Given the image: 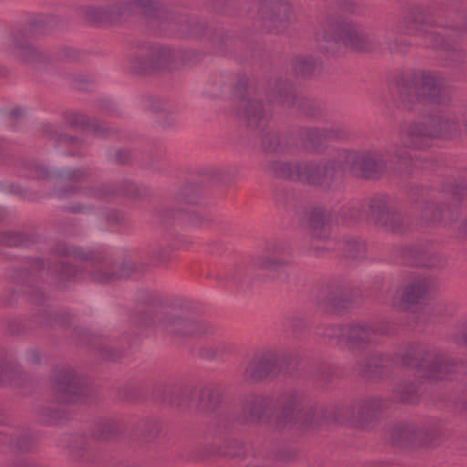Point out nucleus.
Here are the masks:
<instances>
[{
	"label": "nucleus",
	"instance_id": "1",
	"mask_svg": "<svg viewBox=\"0 0 467 467\" xmlns=\"http://www.w3.org/2000/svg\"><path fill=\"white\" fill-rule=\"evenodd\" d=\"M459 131V123L450 116L431 115L426 121L405 122L400 127L399 141L388 155L400 163V171L409 172L413 167H424L417 157H412L410 149H428L434 138L452 139Z\"/></svg>",
	"mask_w": 467,
	"mask_h": 467
},
{
	"label": "nucleus",
	"instance_id": "2",
	"mask_svg": "<svg viewBox=\"0 0 467 467\" xmlns=\"http://www.w3.org/2000/svg\"><path fill=\"white\" fill-rule=\"evenodd\" d=\"M392 92L395 100L409 102L412 96L435 105H448L451 97L446 79L441 74L417 71L398 81Z\"/></svg>",
	"mask_w": 467,
	"mask_h": 467
},
{
	"label": "nucleus",
	"instance_id": "3",
	"mask_svg": "<svg viewBox=\"0 0 467 467\" xmlns=\"http://www.w3.org/2000/svg\"><path fill=\"white\" fill-rule=\"evenodd\" d=\"M137 11L149 17L152 26L165 29L173 27L174 23L166 21L165 12L158 7L154 0H126L115 3L108 9L87 7L85 16L90 23L103 26L119 23Z\"/></svg>",
	"mask_w": 467,
	"mask_h": 467
},
{
	"label": "nucleus",
	"instance_id": "4",
	"mask_svg": "<svg viewBox=\"0 0 467 467\" xmlns=\"http://www.w3.org/2000/svg\"><path fill=\"white\" fill-rule=\"evenodd\" d=\"M401 360L405 366L414 368L420 377L431 381L451 379L456 370L452 359L421 343L410 345Z\"/></svg>",
	"mask_w": 467,
	"mask_h": 467
},
{
	"label": "nucleus",
	"instance_id": "5",
	"mask_svg": "<svg viewBox=\"0 0 467 467\" xmlns=\"http://www.w3.org/2000/svg\"><path fill=\"white\" fill-rule=\"evenodd\" d=\"M368 211L364 212V205L358 202L351 203L345 207L340 214L341 221L344 223L351 224L366 219L368 222L378 225L387 227L394 233H402L403 218L398 213L389 211L387 207L385 197H375L368 204Z\"/></svg>",
	"mask_w": 467,
	"mask_h": 467
},
{
	"label": "nucleus",
	"instance_id": "6",
	"mask_svg": "<svg viewBox=\"0 0 467 467\" xmlns=\"http://www.w3.org/2000/svg\"><path fill=\"white\" fill-rule=\"evenodd\" d=\"M344 168L345 162L337 150L335 156L327 161L299 162L297 181L324 190L331 189L340 184Z\"/></svg>",
	"mask_w": 467,
	"mask_h": 467
},
{
	"label": "nucleus",
	"instance_id": "7",
	"mask_svg": "<svg viewBox=\"0 0 467 467\" xmlns=\"http://www.w3.org/2000/svg\"><path fill=\"white\" fill-rule=\"evenodd\" d=\"M319 48L325 52L334 51L339 43L356 50L366 51L371 47L368 36L353 25H327L316 33Z\"/></svg>",
	"mask_w": 467,
	"mask_h": 467
},
{
	"label": "nucleus",
	"instance_id": "8",
	"mask_svg": "<svg viewBox=\"0 0 467 467\" xmlns=\"http://www.w3.org/2000/svg\"><path fill=\"white\" fill-rule=\"evenodd\" d=\"M244 409H308L312 407V398L302 389H289L282 391L275 399L269 395L247 393L241 398Z\"/></svg>",
	"mask_w": 467,
	"mask_h": 467
},
{
	"label": "nucleus",
	"instance_id": "9",
	"mask_svg": "<svg viewBox=\"0 0 467 467\" xmlns=\"http://www.w3.org/2000/svg\"><path fill=\"white\" fill-rule=\"evenodd\" d=\"M54 401L69 404L81 401L88 394L82 378L69 367L57 368L52 375Z\"/></svg>",
	"mask_w": 467,
	"mask_h": 467
},
{
	"label": "nucleus",
	"instance_id": "10",
	"mask_svg": "<svg viewBox=\"0 0 467 467\" xmlns=\"http://www.w3.org/2000/svg\"><path fill=\"white\" fill-rule=\"evenodd\" d=\"M435 192H431L424 188H411L409 194V201L413 203L420 219L426 223H443L449 224L453 222L458 213L456 208L448 207L441 210L440 206L434 204Z\"/></svg>",
	"mask_w": 467,
	"mask_h": 467
},
{
	"label": "nucleus",
	"instance_id": "11",
	"mask_svg": "<svg viewBox=\"0 0 467 467\" xmlns=\"http://www.w3.org/2000/svg\"><path fill=\"white\" fill-rule=\"evenodd\" d=\"M337 154L349 166L351 171L364 178H379L388 169V161L379 151L364 150L360 152L337 150Z\"/></svg>",
	"mask_w": 467,
	"mask_h": 467
},
{
	"label": "nucleus",
	"instance_id": "12",
	"mask_svg": "<svg viewBox=\"0 0 467 467\" xmlns=\"http://www.w3.org/2000/svg\"><path fill=\"white\" fill-rule=\"evenodd\" d=\"M249 412H253L254 415L257 416L260 420L263 417H266L270 412H275V414L271 413V418H273L274 422H269L273 424L277 429H314L318 424H316L313 421L314 415L312 410H248Z\"/></svg>",
	"mask_w": 467,
	"mask_h": 467
},
{
	"label": "nucleus",
	"instance_id": "13",
	"mask_svg": "<svg viewBox=\"0 0 467 467\" xmlns=\"http://www.w3.org/2000/svg\"><path fill=\"white\" fill-rule=\"evenodd\" d=\"M281 369L276 354L265 352L254 355L243 372L246 382L256 383L268 378L276 377Z\"/></svg>",
	"mask_w": 467,
	"mask_h": 467
},
{
	"label": "nucleus",
	"instance_id": "14",
	"mask_svg": "<svg viewBox=\"0 0 467 467\" xmlns=\"http://www.w3.org/2000/svg\"><path fill=\"white\" fill-rule=\"evenodd\" d=\"M403 19L409 32L420 31L422 29L426 33L427 40L434 48L449 50L451 47V45L444 39L442 28L423 29L429 23V20L421 6L410 7L406 11Z\"/></svg>",
	"mask_w": 467,
	"mask_h": 467
},
{
	"label": "nucleus",
	"instance_id": "15",
	"mask_svg": "<svg viewBox=\"0 0 467 467\" xmlns=\"http://www.w3.org/2000/svg\"><path fill=\"white\" fill-rule=\"evenodd\" d=\"M160 328L174 337H201L207 334L211 327L202 321L182 319L173 315L166 316L160 321Z\"/></svg>",
	"mask_w": 467,
	"mask_h": 467
},
{
	"label": "nucleus",
	"instance_id": "16",
	"mask_svg": "<svg viewBox=\"0 0 467 467\" xmlns=\"http://www.w3.org/2000/svg\"><path fill=\"white\" fill-rule=\"evenodd\" d=\"M436 282L426 276L413 277L404 287L401 299L407 307L423 304L436 293Z\"/></svg>",
	"mask_w": 467,
	"mask_h": 467
},
{
	"label": "nucleus",
	"instance_id": "17",
	"mask_svg": "<svg viewBox=\"0 0 467 467\" xmlns=\"http://www.w3.org/2000/svg\"><path fill=\"white\" fill-rule=\"evenodd\" d=\"M237 115L251 130H263L269 120V115L262 103L247 96L238 99Z\"/></svg>",
	"mask_w": 467,
	"mask_h": 467
},
{
	"label": "nucleus",
	"instance_id": "18",
	"mask_svg": "<svg viewBox=\"0 0 467 467\" xmlns=\"http://www.w3.org/2000/svg\"><path fill=\"white\" fill-rule=\"evenodd\" d=\"M175 57L176 54L171 48L156 47L150 49L146 60H135L132 62L131 67L137 73L170 68Z\"/></svg>",
	"mask_w": 467,
	"mask_h": 467
},
{
	"label": "nucleus",
	"instance_id": "19",
	"mask_svg": "<svg viewBox=\"0 0 467 467\" xmlns=\"http://www.w3.org/2000/svg\"><path fill=\"white\" fill-rule=\"evenodd\" d=\"M189 406H196L199 409H217L221 407L235 406L229 393L214 384H209L202 388L196 397Z\"/></svg>",
	"mask_w": 467,
	"mask_h": 467
},
{
	"label": "nucleus",
	"instance_id": "20",
	"mask_svg": "<svg viewBox=\"0 0 467 467\" xmlns=\"http://www.w3.org/2000/svg\"><path fill=\"white\" fill-rule=\"evenodd\" d=\"M289 259V250L281 244L273 243L267 245L265 254L257 260L256 265L270 272H277L288 264Z\"/></svg>",
	"mask_w": 467,
	"mask_h": 467
},
{
	"label": "nucleus",
	"instance_id": "21",
	"mask_svg": "<svg viewBox=\"0 0 467 467\" xmlns=\"http://www.w3.org/2000/svg\"><path fill=\"white\" fill-rule=\"evenodd\" d=\"M377 330L367 324L345 325V340L351 349H361L371 344L377 336Z\"/></svg>",
	"mask_w": 467,
	"mask_h": 467
},
{
	"label": "nucleus",
	"instance_id": "22",
	"mask_svg": "<svg viewBox=\"0 0 467 467\" xmlns=\"http://www.w3.org/2000/svg\"><path fill=\"white\" fill-rule=\"evenodd\" d=\"M424 391L425 388L421 381L405 380L395 386L391 399L405 405L417 406Z\"/></svg>",
	"mask_w": 467,
	"mask_h": 467
},
{
	"label": "nucleus",
	"instance_id": "23",
	"mask_svg": "<svg viewBox=\"0 0 467 467\" xmlns=\"http://www.w3.org/2000/svg\"><path fill=\"white\" fill-rule=\"evenodd\" d=\"M346 133L339 130H319V129H305L300 132V137L306 147L314 150H320L324 147V143L329 140H341Z\"/></svg>",
	"mask_w": 467,
	"mask_h": 467
},
{
	"label": "nucleus",
	"instance_id": "24",
	"mask_svg": "<svg viewBox=\"0 0 467 467\" xmlns=\"http://www.w3.org/2000/svg\"><path fill=\"white\" fill-rule=\"evenodd\" d=\"M265 7L271 9V14L265 20L273 26V29L276 33L280 32L289 21L290 6L285 0H265Z\"/></svg>",
	"mask_w": 467,
	"mask_h": 467
},
{
	"label": "nucleus",
	"instance_id": "25",
	"mask_svg": "<svg viewBox=\"0 0 467 467\" xmlns=\"http://www.w3.org/2000/svg\"><path fill=\"white\" fill-rule=\"evenodd\" d=\"M389 363L390 359L388 355H375L369 357L364 365L359 366L358 373L370 379L379 378L389 370Z\"/></svg>",
	"mask_w": 467,
	"mask_h": 467
},
{
	"label": "nucleus",
	"instance_id": "26",
	"mask_svg": "<svg viewBox=\"0 0 467 467\" xmlns=\"http://www.w3.org/2000/svg\"><path fill=\"white\" fill-rule=\"evenodd\" d=\"M328 412H344L345 416L350 417L348 421L349 426L367 429L374 426L377 420V410H327Z\"/></svg>",
	"mask_w": 467,
	"mask_h": 467
},
{
	"label": "nucleus",
	"instance_id": "27",
	"mask_svg": "<svg viewBox=\"0 0 467 467\" xmlns=\"http://www.w3.org/2000/svg\"><path fill=\"white\" fill-rule=\"evenodd\" d=\"M9 49L15 58L24 62H33L38 57V52L18 36H14Z\"/></svg>",
	"mask_w": 467,
	"mask_h": 467
},
{
	"label": "nucleus",
	"instance_id": "28",
	"mask_svg": "<svg viewBox=\"0 0 467 467\" xmlns=\"http://www.w3.org/2000/svg\"><path fill=\"white\" fill-rule=\"evenodd\" d=\"M310 234L313 239L323 241L329 235V222L322 210H314L310 216Z\"/></svg>",
	"mask_w": 467,
	"mask_h": 467
},
{
	"label": "nucleus",
	"instance_id": "29",
	"mask_svg": "<svg viewBox=\"0 0 467 467\" xmlns=\"http://www.w3.org/2000/svg\"><path fill=\"white\" fill-rule=\"evenodd\" d=\"M23 379L22 371L7 363L5 353H0V385L10 384L20 387Z\"/></svg>",
	"mask_w": 467,
	"mask_h": 467
},
{
	"label": "nucleus",
	"instance_id": "30",
	"mask_svg": "<svg viewBox=\"0 0 467 467\" xmlns=\"http://www.w3.org/2000/svg\"><path fill=\"white\" fill-rule=\"evenodd\" d=\"M298 163H290L283 161H273L269 164L268 171L275 177L279 179H289L297 181Z\"/></svg>",
	"mask_w": 467,
	"mask_h": 467
},
{
	"label": "nucleus",
	"instance_id": "31",
	"mask_svg": "<svg viewBox=\"0 0 467 467\" xmlns=\"http://www.w3.org/2000/svg\"><path fill=\"white\" fill-rule=\"evenodd\" d=\"M324 301L325 304L339 310L341 308H346L348 306L350 298L347 289L342 288L341 286H337L326 294Z\"/></svg>",
	"mask_w": 467,
	"mask_h": 467
},
{
	"label": "nucleus",
	"instance_id": "32",
	"mask_svg": "<svg viewBox=\"0 0 467 467\" xmlns=\"http://www.w3.org/2000/svg\"><path fill=\"white\" fill-rule=\"evenodd\" d=\"M67 122L72 127L91 130L98 135H103L104 133V130L100 128L97 120L89 119L81 113H70Z\"/></svg>",
	"mask_w": 467,
	"mask_h": 467
},
{
	"label": "nucleus",
	"instance_id": "33",
	"mask_svg": "<svg viewBox=\"0 0 467 467\" xmlns=\"http://www.w3.org/2000/svg\"><path fill=\"white\" fill-rule=\"evenodd\" d=\"M337 246L343 252L344 256L351 259L362 256L366 251L365 244L356 239L338 241Z\"/></svg>",
	"mask_w": 467,
	"mask_h": 467
},
{
	"label": "nucleus",
	"instance_id": "34",
	"mask_svg": "<svg viewBox=\"0 0 467 467\" xmlns=\"http://www.w3.org/2000/svg\"><path fill=\"white\" fill-rule=\"evenodd\" d=\"M385 41L392 54H405L410 47L406 36H396L392 30L387 32Z\"/></svg>",
	"mask_w": 467,
	"mask_h": 467
},
{
	"label": "nucleus",
	"instance_id": "35",
	"mask_svg": "<svg viewBox=\"0 0 467 467\" xmlns=\"http://www.w3.org/2000/svg\"><path fill=\"white\" fill-rule=\"evenodd\" d=\"M293 68L296 75L307 77L314 72L316 63L311 57L299 56L294 58Z\"/></svg>",
	"mask_w": 467,
	"mask_h": 467
},
{
	"label": "nucleus",
	"instance_id": "36",
	"mask_svg": "<svg viewBox=\"0 0 467 467\" xmlns=\"http://www.w3.org/2000/svg\"><path fill=\"white\" fill-rule=\"evenodd\" d=\"M56 253L62 256H72L74 259L87 260L90 258L89 253L79 248L68 247L66 244H58Z\"/></svg>",
	"mask_w": 467,
	"mask_h": 467
},
{
	"label": "nucleus",
	"instance_id": "37",
	"mask_svg": "<svg viewBox=\"0 0 467 467\" xmlns=\"http://www.w3.org/2000/svg\"><path fill=\"white\" fill-rule=\"evenodd\" d=\"M419 438H420V433L407 428L401 432V435H400L401 441H397L396 442L400 445H404V446L408 445L412 449L417 448L419 446L427 447V445L420 444L418 442Z\"/></svg>",
	"mask_w": 467,
	"mask_h": 467
},
{
	"label": "nucleus",
	"instance_id": "38",
	"mask_svg": "<svg viewBox=\"0 0 467 467\" xmlns=\"http://www.w3.org/2000/svg\"><path fill=\"white\" fill-rule=\"evenodd\" d=\"M27 442V437L14 438L7 434L0 433V445H15L20 451H26L29 449Z\"/></svg>",
	"mask_w": 467,
	"mask_h": 467
},
{
	"label": "nucleus",
	"instance_id": "39",
	"mask_svg": "<svg viewBox=\"0 0 467 467\" xmlns=\"http://www.w3.org/2000/svg\"><path fill=\"white\" fill-rule=\"evenodd\" d=\"M297 99L294 95V91L290 86L284 84V88H279V102L283 106L292 107L296 104Z\"/></svg>",
	"mask_w": 467,
	"mask_h": 467
},
{
	"label": "nucleus",
	"instance_id": "40",
	"mask_svg": "<svg viewBox=\"0 0 467 467\" xmlns=\"http://www.w3.org/2000/svg\"><path fill=\"white\" fill-rule=\"evenodd\" d=\"M321 336L333 339L337 338L339 342L345 340V325L344 326H328L324 328V332L320 333Z\"/></svg>",
	"mask_w": 467,
	"mask_h": 467
},
{
	"label": "nucleus",
	"instance_id": "41",
	"mask_svg": "<svg viewBox=\"0 0 467 467\" xmlns=\"http://www.w3.org/2000/svg\"><path fill=\"white\" fill-rule=\"evenodd\" d=\"M262 147L266 151H275L279 147V138L275 133H269L262 139Z\"/></svg>",
	"mask_w": 467,
	"mask_h": 467
},
{
	"label": "nucleus",
	"instance_id": "42",
	"mask_svg": "<svg viewBox=\"0 0 467 467\" xmlns=\"http://www.w3.org/2000/svg\"><path fill=\"white\" fill-rule=\"evenodd\" d=\"M88 176V173L84 170H67L63 171V177L69 182H78L82 181Z\"/></svg>",
	"mask_w": 467,
	"mask_h": 467
},
{
	"label": "nucleus",
	"instance_id": "43",
	"mask_svg": "<svg viewBox=\"0 0 467 467\" xmlns=\"http://www.w3.org/2000/svg\"><path fill=\"white\" fill-rule=\"evenodd\" d=\"M388 406V402L386 400L382 399L379 396L368 397L364 400V404L362 409H380L382 407Z\"/></svg>",
	"mask_w": 467,
	"mask_h": 467
},
{
	"label": "nucleus",
	"instance_id": "44",
	"mask_svg": "<svg viewBox=\"0 0 467 467\" xmlns=\"http://www.w3.org/2000/svg\"><path fill=\"white\" fill-rule=\"evenodd\" d=\"M47 412V420H46L47 424L56 425L59 423L61 417L64 415L66 410H46Z\"/></svg>",
	"mask_w": 467,
	"mask_h": 467
},
{
	"label": "nucleus",
	"instance_id": "45",
	"mask_svg": "<svg viewBox=\"0 0 467 467\" xmlns=\"http://www.w3.org/2000/svg\"><path fill=\"white\" fill-rule=\"evenodd\" d=\"M19 243L17 234L0 233V244L13 246L17 245Z\"/></svg>",
	"mask_w": 467,
	"mask_h": 467
},
{
	"label": "nucleus",
	"instance_id": "46",
	"mask_svg": "<svg viewBox=\"0 0 467 467\" xmlns=\"http://www.w3.org/2000/svg\"><path fill=\"white\" fill-rule=\"evenodd\" d=\"M26 361L29 364L36 365L41 361V354L37 349H29L25 356Z\"/></svg>",
	"mask_w": 467,
	"mask_h": 467
},
{
	"label": "nucleus",
	"instance_id": "47",
	"mask_svg": "<svg viewBox=\"0 0 467 467\" xmlns=\"http://www.w3.org/2000/svg\"><path fill=\"white\" fill-rule=\"evenodd\" d=\"M454 339L459 344H467V321L460 326L458 333L454 335Z\"/></svg>",
	"mask_w": 467,
	"mask_h": 467
},
{
	"label": "nucleus",
	"instance_id": "48",
	"mask_svg": "<svg viewBox=\"0 0 467 467\" xmlns=\"http://www.w3.org/2000/svg\"><path fill=\"white\" fill-rule=\"evenodd\" d=\"M239 275H240V272L234 270L227 275H220V276H218V278H219V281L224 280L226 284L233 283L235 285L240 282Z\"/></svg>",
	"mask_w": 467,
	"mask_h": 467
},
{
	"label": "nucleus",
	"instance_id": "49",
	"mask_svg": "<svg viewBox=\"0 0 467 467\" xmlns=\"http://www.w3.org/2000/svg\"><path fill=\"white\" fill-rule=\"evenodd\" d=\"M87 194L97 199H103L109 195V190L105 189V187H101L95 190H90Z\"/></svg>",
	"mask_w": 467,
	"mask_h": 467
},
{
	"label": "nucleus",
	"instance_id": "50",
	"mask_svg": "<svg viewBox=\"0 0 467 467\" xmlns=\"http://www.w3.org/2000/svg\"><path fill=\"white\" fill-rule=\"evenodd\" d=\"M223 350V347H218V348H216V349H214V350H213L211 352H209V351H206V352L202 351V355L204 358H210V359L216 358H220L221 357V354H222Z\"/></svg>",
	"mask_w": 467,
	"mask_h": 467
},
{
	"label": "nucleus",
	"instance_id": "51",
	"mask_svg": "<svg viewBox=\"0 0 467 467\" xmlns=\"http://www.w3.org/2000/svg\"><path fill=\"white\" fill-rule=\"evenodd\" d=\"M48 171L46 168L37 166L36 167L34 176L37 179H45L47 177Z\"/></svg>",
	"mask_w": 467,
	"mask_h": 467
},
{
	"label": "nucleus",
	"instance_id": "52",
	"mask_svg": "<svg viewBox=\"0 0 467 467\" xmlns=\"http://www.w3.org/2000/svg\"><path fill=\"white\" fill-rule=\"evenodd\" d=\"M62 274L68 277L69 276L76 277L78 275V272L77 269H75V268L73 269L71 266H67V265L63 266Z\"/></svg>",
	"mask_w": 467,
	"mask_h": 467
},
{
	"label": "nucleus",
	"instance_id": "53",
	"mask_svg": "<svg viewBox=\"0 0 467 467\" xmlns=\"http://www.w3.org/2000/svg\"><path fill=\"white\" fill-rule=\"evenodd\" d=\"M262 13H264V15H263V20H264V24H265V26L269 30H273V31H275V30L273 29V26H272L271 24H269V22H268V21H266V20H265V18L267 17V16H268L269 14H271V11H270V12H266V14L265 15V10H262Z\"/></svg>",
	"mask_w": 467,
	"mask_h": 467
},
{
	"label": "nucleus",
	"instance_id": "54",
	"mask_svg": "<svg viewBox=\"0 0 467 467\" xmlns=\"http://www.w3.org/2000/svg\"><path fill=\"white\" fill-rule=\"evenodd\" d=\"M189 220L193 223L197 224L199 223V218L195 213L188 214Z\"/></svg>",
	"mask_w": 467,
	"mask_h": 467
},
{
	"label": "nucleus",
	"instance_id": "55",
	"mask_svg": "<svg viewBox=\"0 0 467 467\" xmlns=\"http://www.w3.org/2000/svg\"><path fill=\"white\" fill-rule=\"evenodd\" d=\"M70 210L74 213H85L87 211V209L82 206H74L71 207Z\"/></svg>",
	"mask_w": 467,
	"mask_h": 467
},
{
	"label": "nucleus",
	"instance_id": "56",
	"mask_svg": "<svg viewBox=\"0 0 467 467\" xmlns=\"http://www.w3.org/2000/svg\"><path fill=\"white\" fill-rule=\"evenodd\" d=\"M460 231L463 235L467 234V222L464 221L462 223V228Z\"/></svg>",
	"mask_w": 467,
	"mask_h": 467
},
{
	"label": "nucleus",
	"instance_id": "57",
	"mask_svg": "<svg viewBox=\"0 0 467 467\" xmlns=\"http://www.w3.org/2000/svg\"><path fill=\"white\" fill-rule=\"evenodd\" d=\"M58 140L65 141V142H70L71 140H73V138L72 137H67V136H60L58 138Z\"/></svg>",
	"mask_w": 467,
	"mask_h": 467
},
{
	"label": "nucleus",
	"instance_id": "58",
	"mask_svg": "<svg viewBox=\"0 0 467 467\" xmlns=\"http://www.w3.org/2000/svg\"><path fill=\"white\" fill-rule=\"evenodd\" d=\"M10 114L12 117L16 118L17 116H19L21 114V110L19 109H12Z\"/></svg>",
	"mask_w": 467,
	"mask_h": 467
},
{
	"label": "nucleus",
	"instance_id": "59",
	"mask_svg": "<svg viewBox=\"0 0 467 467\" xmlns=\"http://www.w3.org/2000/svg\"><path fill=\"white\" fill-rule=\"evenodd\" d=\"M94 279L98 282H106L108 280L110 279V276L107 275V276H103V277H99V276H96L94 277Z\"/></svg>",
	"mask_w": 467,
	"mask_h": 467
},
{
	"label": "nucleus",
	"instance_id": "60",
	"mask_svg": "<svg viewBox=\"0 0 467 467\" xmlns=\"http://www.w3.org/2000/svg\"><path fill=\"white\" fill-rule=\"evenodd\" d=\"M67 195V191L61 190V191L58 192V196L59 197H66Z\"/></svg>",
	"mask_w": 467,
	"mask_h": 467
},
{
	"label": "nucleus",
	"instance_id": "61",
	"mask_svg": "<svg viewBox=\"0 0 467 467\" xmlns=\"http://www.w3.org/2000/svg\"><path fill=\"white\" fill-rule=\"evenodd\" d=\"M179 33H180V34H182V35H183V34H186V33H191V31H190V30H189V31H186V29H184V28H180V29H179Z\"/></svg>",
	"mask_w": 467,
	"mask_h": 467
},
{
	"label": "nucleus",
	"instance_id": "62",
	"mask_svg": "<svg viewBox=\"0 0 467 467\" xmlns=\"http://www.w3.org/2000/svg\"><path fill=\"white\" fill-rule=\"evenodd\" d=\"M452 200H453V201H455V202H459V201H460V199H459V197L457 196V193H456V192H453V193H452Z\"/></svg>",
	"mask_w": 467,
	"mask_h": 467
},
{
	"label": "nucleus",
	"instance_id": "63",
	"mask_svg": "<svg viewBox=\"0 0 467 467\" xmlns=\"http://www.w3.org/2000/svg\"><path fill=\"white\" fill-rule=\"evenodd\" d=\"M3 214H2V212L0 211V219L2 218Z\"/></svg>",
	"mask_w": 467,
	"mask_h": 467
}]
</instances>
